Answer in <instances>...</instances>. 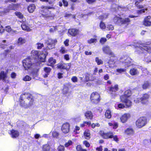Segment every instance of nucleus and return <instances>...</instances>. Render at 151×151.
Wrapping results in <instances>:
<instances>
[{
  "label": "nucleus",
  "mask_w": 151,
  "mask_h": 151,
  "mask_svg": "<svg viewBox=\"0 0 151 151\" xmlns=\"http://www.w3.org/2000/svg\"><path fill=\"white\" fill-rule=\"evenodd\" d=\"M131 94V91L129 90H127L124 92L123 95L120 96L121 101L125 104L126 107H129L132 105V102L128 99Z\"/></svg>",
  "instance_id": "nucleus-1"
},
{
  "label": "nucleus",
  "mask_w": 151,
  "mask_h": 151,
  "mask_svg": "<svg viewBox=\"0 0 151 151\" xmlns=\"http://www.w3.org/2000/svg\"><path fill=\"white\" fill-rule=\"evenodd\" d=\"M32 58L29 57L23 60V65L25 70L29 69L34 66V59Z\"/></svg>",
  "instance_id": "nucleus-2"
},
{
  "label": "nucleus",
  "mask_w": 151,
  "mask_h": 151,
  "mask_svg": "<svg viewBox=\"0 0 151 151\" xmlns=\"http://www.w3.org/2000/svg\"><path fill=\"white\" fill-rule=\"evenodd\" d=\"M113 21L114 23L119 25L128 24L130 21L129 18L123 19L120 17L115 16L113 19Z\"/></svg>",
  "instance_id": "nucleus-3"
},
{
  "label": "nucleus",
  "mask_w": 151,
  "mask_h": 151,
  "mask_svg": "<svg viewBox=\"0 0 151 151\" xmlns=\"http://www.w3.org/2000/svg\"><path fill=\"white\" fill-rule=\"evenodd\" d=\"M121 62L122 63L125 68L130 66L133 65L132 59L127 56L121 57L119 59Z\"/></svg>",
  "instance_id": "nucleus-4"
},
{
  "label": "nucleus",
  "mask_w": 151,
  "mask_h": 151,
  "mask_svg": "<svg viewBox=\"0 0 151 151\" xmlns=\"http://www.w3.org/2000/svg\"><path fill=\"white\" fill-rule=\"evenodd\" d=\"M20 99L21 100H23L24 99L26 102L29 101L30 105H32L33 104V99L32 98V96L29 93H25L22 94L20 96Z\"/></svg>",
  "instance_id": "nucleus-5"
},
{
  "label": "nucleus",
  "mask_w": 151,
  "mask_h": 151,
  "mask_svg": "<svg viewBox=\"0 0 151 151\" xmlns=\"http://www.w3.org/2000/svg\"><path fill=\"white\" fill-rule=\"evenodd\" d=\"M100 96L97 92L92 93L90 96V99L92 103L93 104H98L100 101Z\"/></svg>",
  "instance_id": "nucleus-6"
},
{
  "label": "nucleus",
  "mask_w": 151,
  "mask_h": 151,
  "mask_svg": "<svg viewBox=\"0 0 151 151\" xmlns=\"http://www.w3.org/2000/svg\"><path fill=\"white\" fill-rule=\"evenodd\" d=\"M147 122V119L145 117H141L137 121L136 125L137 127L141 128L145 126Z\"/></svg>",
  "instance_id": "nucleus-7"
},
{
  "label": "nucleus",
  "mask_w": 151,
  "mask_h": 151,
  "mask_svg": "<svg viewBox=\"0 0 151 151\" xmlns=\"http://www.w3.org/2000/svg\"><path fill=\"white\" fill-rule=\"evenodd\" d=\"M57 42L56 40H53L51 38L48 39L45 42V43L47 46L46 49L51 50L54 48L55 43H56Z\"/></svg>",
  "instance_id": "nucleus-8"
},
{
  "label": "nucleus",
  "mask_w": 151,
  "mask_h": 151,
  "mask_svg": "<svg viewBox=\"0 0 151 151\" xmlns=\"http://www.w3.org/2000/svg\"><path fill=\"white\" fill-rule=\"evenodd\" d=\"M137 51L139 53H142L144 51L151 52V48L149 46L144 45L143 47L139 46L137 48Z\"/></svg>",
  "instance_id": "nucleus-9"
},
{
  "label": "nucleus",
  "mask_w": 151,
  "mask_h": 151,
  "mask_svg": "<svg viewBox=\"0 0 151 151\" xmlns=\"http://www.w3.org/2000/svg\"><path fill=\"white\" fill-rule=\"evenodd\" d=\"M102 49L104 53L111 55V57L114 56V53L111 51L109 46H105L102 47Z\"/></svg>",
  "instance_id": "nucleus-10"
},
{
  "label": "nucleus",
  "mask_w": 151,
  "mask_h": 151,
  "mask_svg": "<svg viewBox=\"0 0 151 151\" xmlns=\"http://www.w3.org/2000/svg\"><path fill=\"white\" fill-rule=\"evenodd\" d=\"M70 130V125L69 124L66 123L64 124L61 127V130L65 134L69 132Z\"/></svg>",
  "instance_id": "nucleus-11"
},
{
  "label": "nucleus",
  "mask_w": 151,
  "mask_h": 151,
  "mask_svg": "<svg viewBox=\"0 0 151 151\" xmlns=\"http://www.w3.org/2000/svg\"><path fill=\"white\" fill-rule=\"evenodd\" d=\"M150 95L148 93H145L143 94L142 97L140 98L141 101L143 104H146L148 102V99Z\"/></svg>",
  "instance_id": "nucleus-12"
},
{
  "label": "nucleus",
  "mask_w": 151,
  "mask_h": 151,
  "mask_svg": "<svg viewBox=\"0 0 151 151\" xmlns=\"http://www.w3.org/2000/svg\"><path fill=\"white\" fill-rule=\"evenodd\" d=\"M100 134L104 139L111 138L113 137L112 133H104L103 132L101 131L100 132Z\"/></svg>",
  "instance_id": "nucleus-13"
},
{
  "label": "nucleus",
  "mask_w": 151,
  "mask_h": 151,
  "mask_svg": "<svg viewBox=\"0 0 151 151\" xmlns=\"http://www.w3.org/2000/svg\"><path fill=\"white\" fill-rule=\"evenodd\" d=\"M20 7V5L19 4H12L9 6L8 9H6V10H8V12H9V10H17Z\"/></svg>",
  "instance_id": "nucleus-14"
},
{
  "label": "nucleus",
  "mask_w": 151,
  "mask_h": 151,
  "mask_svg": "<svg viewBox=\"0 0 151 151\" xmlns=\"http://www.w3.org/2000/svg\"><path fill=\"white\" fill-rule=\"evenodd\" d=\"M68 32L70 35L75 36L79 33V30L76 28L70 29L68 30Z\"/></svg>",
  "instance_id": "nucleus-15"
},
{
  "label": "nucleus",
  "mask_w": 151,
  "mask_h": 151,
  "mask_svg": "<svg viewBox=\"0 0 151 151\" xmlns=\"http://www.w3.org/2000/svg\"><path fill=\"white\" fill-rule=\"evenodd\" d=\"M130 117V115L129 114L125 113L122 115L120 118V119L123 123H124L127 121Z\"/></svg>",
  "instance_id": "nucleus-16"
},
{
  "label": "nucleus",
  "mask_w": 151,
  "mask_h": 151,
  "mask_svg": "<svg viewBox=\"0 0 151 151\" xmlns=\"http://www.w3.org/2000/svg\"><path fill=\"white\" fill-rule=\"evenodd\" d=\"M151 17L150 16L147 17L145 18L144 21V24L146 26H149L151 25V22L149 20L150 19Z\"/></svg>",
  "instance_id": "nucleus-17"
},
{
  "label": "nucleus",
  "mask_w": 151,
  "mask_h": 151,
  "mask_svg": "<svg viewBox=\"0 0 151 151\" xmlns=\"http://www.w3.org/2000/svg\"><path fill=\"white\" fill-rule=\"evenodd\" d=\"M44 8L46 9H52V8H53V7H50V6H45V7H44ZM46 11L48 13H50V14L46 15V17L50 18L51 19H52H52H53L54 17L55 16V15L54 14L50 13V12L47 10H46Z\"/></svg>",
  "instance_id": "nucleus-18"
},
{
  "label": "nucleus",
  "mask_w": 151,
  "mask_h": 151,
  "mask_svg": "<svg viewBox=\"0 0 151 151\" xmlns=\"http://www.w3.org/2000/svg\"><path fill=\"white\" fill-rule=\"evenodd\" d=\"M129 73L132 76H137L139 74V72L136 68H132L130 69Z\"/></svg>",
  "instance_id": "nucleus-19"
},
{
  "label": "nucleus",
  "mask_w": 151,
  "mask_h": 151,
  "mask_svg": "<svg viewBox=\"0 0 151 151\" xmlns=\"http://www.w3.org/2000/svg\"><path fill=\"white\" fill-rule=\"evenodd\" d=\"M11 135L12 137L13 138H16L19 136V132L18 131L12 129L11 131Z\"/></svg>",
  "instance_id": "nucleus-20"
},
{
  "label": "nucleus",
  "mask_w": 151,
  "mask_h": 151,
  "mask_svg": "<svg viewBox=\"0 0 151 151\" xmlns=\"http://www.w3.org/2000/svg\"><path fill=\"white\" fill-rule=\"evenodd\" d=\"M48 53L46 52V53H43L40 54L38 56V60H40L41 62H44L45 61V58L46 56V55H47Z\"/></svg>",
  "instance_id": "nucleus-21"
},
{
  "label": "nucleus",
  "mask_w": 151,
  "mask_h": 151,
  "mask_svg": "<svg viewBox=\"0 0 151 151\" xmlns=\"http://www.w3.org/2000/svg\"><path fill=\"white\" fill-rule=\"evenodd\" d=\"M71 85V84L70 83H68L66 85L64 86L63 89V93L65 94H67L68 92L69 88L68 86H70Z\"/></svg>",
  "instance_id": "nucleus-22"
},
{
  "label": "nucleus",
  "mask_w": 151,
  "mask_h": 151,
  "mask_svg": "<svg viewBox=\"0 0 151 151\" xmlns=\"http://www.w3.org/2000/svg\"><path fill=\"white\" fill-rule=\"evenodd\" d=\"M85 116L88 119H92L93 118V115L92 112L89 111H86L85 113Z\"/></svg>",
  "instance_id": "nucleus-23"
},
{
  "label": "nucleus",
  "mask_w": 151,
  "mask_h": 151,
  "mask_svg": "<svg viewBox=\"0 0 151 151\" xmlns=\"http://www.w3.org/2000/svg\"><path fill=\"white\" fill-rule=\"evenodd\" d=\"M31 55L32 56H34V57H31L32 58V59H33V58H35L38 59V56L39 55V51L37 50H33L31 52Z\"/></svg>",
  "instance_id": "nucleus-24"
},
{
  "label": "nucleus",
  "mask_w": 151,
  "mask_h": 151,
  "mask_svg": "<svg viewBox=\"0 0 151 151\" xmlns=\"http://www.w3.org/2000/svg\"><path fill=\"white\" fill-rule=\"evenodd\" d=\"M151 86V84L148 81H145L142 85V88L144 89L148 88Z\"/></svg>",
  "instance_id": "nucleus-25"
},
{
  "label": "nucleus",
  "mask_w": 151,
  "mask_h": 151,
  "mask_svg": "<svg viewBox=\"0 0 151 151\" xmlns=\"http://www.w3.org/2000/svg\"><path fill=\"white\" fill-rule=\"evenodd\" d=\"M20 104L21 106L25 108L28 107L32 106L29 105V102L28 104L25 101H23V100H21L20 101Z\"/></svg>",
  "instance_id": "nucleus-26"
},
{
  "label": "nucleus",
  "mask_w": 151,
  "mask_h": 151,
  "mask_svg": "<svg viewBox=\"0 0 151 151\" xmlns=\"http://www.w3.org/2000/svg\"><path fill=\"white\" fill-rule=\"evenodd\" d=\"M51 70V68L49 67H46L44 68V70L45 73L44 75L45 78L47 77V75H49Z\"/></svg>",
  "instance_id": "nucleus-27"
},
{
  "label": "nucleus",
  "mask_w": 151,
  "mask_h": 151,
  "mask_svg": "<svg viewBox=\"0 0 151 151\" xmlns=\"http://www.w3.org/2000/svg\"><path fill=\"white\" fill-rule=\"evenodd\" d=\"M115 61L114 59L110 58L108 62L109 67L110 68H113L114 66Z\"/></svg>",
  "instance_id": "nucleus-28"
},
{
  "label": "nucleus",
  "mask_w": 151,
  "mask_h": 151,
  "mask_svg": "<svg viewBox=\"0 0 151 151\" xmlns=\"http://www.w3.org/2000/svg\"><path fill=\"white\" fill-rule=\"evenodd\" d=\"M21 27L23 30L27 31H30L31 29L29 28L27 24L25 23H23L21 25Z\"/></svg>",
  "instance_id": "nucleus-29"
},
{
  "label": "nucleus",
  "mask_w": 151,
  "mask_h": 151,
  "mask_svg": "<svg viewBox=\"0 0 151 151\" xmlns=\"http://www.w3.org/2000/svg\"><path fill=\"white\" fill-rule=\"evenodd\" d=\"M26 41L25 39L20 37L18 38L17 41V43L18 45H21L24 43Z\"/></svg>",
  "instance_id": "nucleus-30"
},
{
  "label": "nucleus",
  "mask_w": 151,
  "mask_h": 151,
  "mask_svg": "<svg viewBox=\"0 0 151 151\" xmlns=\"http://www.w3.org/2000/svg\"><path fill=\"white\" fill-rule=\"evenodd\" d=\"M35 8V6L34 4H31L28 7V10L29 12L32 13L33 12Z\"/></svg>",
  "instance_id": "nucleus-31"
},
{
  "label": "nucleus",
  "mask_w": 151,
  "mask_h": 151,
  "mask_svg": "<svg viewBox=\"0 0 151 151\" xmlns=\"http://www.w3.org/2000/svg\"><path fill=\"white\" fill-rule=\"evenodd\" d=\"M119 89L118 85H116L114 86H112L109 88V91L110 92H116L118 91Z\"/></svg>",
  "instance_id": "nucleus-32"
},
{
  "label": "nucleus",
  "mask_w": 151,
  "mask_h": 151,
  "mask_svg": "<svg viewBox=\"0 0 151 151\" xmlns=\"http://www.w3.org/2000/svg\"><path fill=\"white\" fill-rule=\"evenodd\" d=\"M48 65L52 66L55 63L56 60L53 58H51L48 60Z\"/></svg>",
  "instance_id": "nucleus-33"
},
{
  "label": "nucleus",
  "mask_w": 151,
  "mask_h": 151,
  "mask_svg": "<svg viewBox=\"0 0 151 151\" xmlns=\"http://www.w3.org/2000/svg\"><path fill=\"white\" fill-rule=\"evenodd\" d=\"M105 116L106 118H110L111 116L110 111L109 110H107L105 113Z\"/></svg>",
  "instance_id": "nucleus-34"
},
{
  "label": "nucleus",
  "mask_w": 151,
  "mask_h": 151,
  "mask_svg": "<svg viewBox=\"0 0 151 151\" xmlns=\"http://www.w3.org/2000/svg\"><path fill=\"white\" fill-rule=\"evenodd\" d=\"M125 133L127 134H132L133 132V130L131 128H128L125 130Z\"/></svg>",
  "instance_id": "nucleus-35"
},
{
  "label": "nucleus",
  "mask_w": 151,
  "mask_h": 151,
  "mask_svg": "<svg viewBox=\"0 0 151 151\" xmlns=\"http://www.w3.org/2000/svg\"><path fill=\"white\" fill-rule=\"evenodd\" d=\"M42 150L43 151H50V146L48 144L44 145L43 146Z\"/></svg>",
  "instance_id": "nucleus-36"
},
{
  "label": "nucleus",
  "mask_w": 151,
  "mask_h": 151,
  "mask_svg": "<svg viewBox=\"0 0 151 151\" xmlns=\"http://www.w3.org/2000/svg\"><path fill=\"white\" fill-rule=\"evenodd\" d=\"M90 134L89 131H85L84 133V136L87 139L90 138Z\"/></svg>",
  "instance_id": "nucleus-37"
},
{
  "label": "nucleus",
  "mask_w": 151,
  "mask_h": 151,
  "mask_svg": "<svg viewBox=\"0 0 151 151\" xmlns=\"http://www.w3.org/2000/svg\"><path fill=\"white\" fill-rule=\"evenodd\" d=\"M6 77V75L4 71H2L0 73V80H4Z\"/></svg>",
  "instance_id": "nucleus-38"
},
{
  "label": "nucleus",
  "mask_w": 151,
  "mask_h": 151,
  "mask_svg": "<svg viewBox=\"0 0 151 151\" xmlns=\"http://www.w3.org/2000/svg\"><path fill=\"white\" fill-rule=\"evenodd\" d=\"M58 68L63 69H67V68L66 64L64 63L61 64L59 65H58Z\"/></svg>",
  "instance_id": "nucleus-39"
},
{
  "label": "nucleus",
  "mask_w": 151,
  "mask_h": 151,
  "mask_svg": "<svg viewBox=\"0 0 151 151\" xmlns=\"http://www.w3.org/2000/svg\"><path fill=\"white\" fill-rule=\"evenodd\" d=\"M148 9L147 8L142 9L140 10H137V13L138 14H140L142 13H145V11H147Z\"/></svg>",
  "instance_id": "nucleus-40"
},
{
  "label": "nucleus",
  "mask_w": 151,
  "mask_h": 151,
  "mask_svg": "<svg viewBox=\"0 0 151 151\" xmlns=\"http://www.w3.org/2000/svg\"><path fill=\"white\" fill-rule=\"evenodd\" d=\"M77 151H87L86 149H83L80 145H78L76 147Z\"/></svg>",
  "instance_id": "nucleus-41"
},
{
  "label": "nucleus",
  "mask_w": 151,
  "mask_h": 151,
  "mask_svg": "<svg viewBox=\"0 0 151 151\" xmlns=\"http://www.w3.org/2000/svg\"><path fill=\"white\" fill-rule=\"evenodd\" d=\"M95 61L98 65L103 64V61L99 59L98 57H96V58Z\"/></svg>",
  "instance_id": "nucleus-42"
},
{
  "label": "nucleus",
  "mask_w": 151,
  "mask_h": 151,
  "mask_svg": "<svg viewBox=\"0 0 151 151\" xmlns=\"http://www.w3.org/2000/svg\"><path fill=\"white\" fill-rule=\"evenodd\" d=\"M16 15L20 19H22L23 17V15L20 12H15Z\"/></svg>",
  "instance_id": "nucleus-43"
},
{
  "label": "nucleus",
  "mask_w": 151,
  "mask_h": 151,
  "mask_svg": "<svg viewBox=\"0 0 151 151\" xmlns=\"http://www.w3.org/2000/svg\"><path fill=\"white\" fill-rule=\"evenodd\" d=\"M58 151H64V147L62 145L59 146L57 149Z\"/></svg>",
  "instance_id": "nucleus-44"
},
{
  "label": "nucleus",
  "mask_w": 151,
  "mask_h": 151,
  "mask_svg": "<svg viewBox=\"0 0 151 151\" xmlns=\"http://www.w3.org/2000/svg\"><path fill=\"white\" fill-rule=\"evenodd\" d=\"M126 71V69L124 68H118L116 69V71L117 72L120 73H122L125 72Z\"/></svg>",
  "instance_id": "nucleus-45"
},
{
  "label": "nucleus",
  "mask_w": 151,
  "mask_h": 151,
  "mask_svg": "<svg viewBox=\"0 0 151 151\" xmlns=\"http://www.w3.org/2000/svg\"><path fill=\"white\" fill-rule=\"evenodd\" d=\"M73 142L71 140H69L68 142H66L65 144V147H68L70 145L72 144Z\"/></svg>",
  "instance_id": "nucleus-46"
},
{
  "label": "nucleus",
  "mask_w": 151,
  "mask_h": 151,
  "mask_svg": "<svg viewBox=\"0 0 151 151\" xmlns=\"http://www.w3.org/2000/svg\"><path fill=\"white\" fill-rule=\"evenodd\" d=\"M67 51L65 48L64 47H61L60 50V52L61 53L64 54Z\"/></svg>",
  "instance_id": "nucleus-47"
},
{
  "label": "nucleus",
  "mask_w": 151,
  "mask_h": 151,
  "mask_svg": "<svg viewBox=\"0 0 151 151\" xmlns=\"http://www.w3.org/2000/svg\"><path fill=\"white\" fill-rule=\"evenodd\" d=\"M31 79V78L28 76H26L23 78L24 81H29Z\"/></svg>",
  "instance_id": "nucleus-48"
},
{
  "label": "nucleus",
  "mask_w": 151,
  "mask_h": 151,
  "mask_svg": "<svg viewBox=\"0 0 151 151\" xmlns=\"http://www.w3.org/2000/svg\"><path fill=\"white\" fill-rule=\"evenodd\" d=\"M37 45V48L38 49H40L44 47V45L42 43H38Z\"/></svg>",
  "instance_id": "nucleus-49"
},
{
  "label": "nucleus",
  "mask_w": 151,
  "mask_h": 151,
  "mask_svg": "<svg viewBox=\"0 0 151 151\" xmlns=\"http://www.w3.org/2000/svg\"><path fill=\"white\" fill-rule=\"evenodd\" d=\"M100 27L101 29H104L106 27L105 24L102 22H101L100 24Z\"/></svg>",
  "instance_id": "nucleus-50"
},
{
  "label": "nucleus",
  "mask_w": 151,
  "mask_h": 151,
  "mask_svg": "<svg viewBox=\"0 0 151 151\" xmlns=\"http://www.w3.org/2000/svg\"><path fill=\"white\" fill-rule=\"evenodd\" d=\"M52 134L53 137H57L58 136L59 134L56 131H53L52 132Z\"/></svg>",
  "instance_id": "nucleus-51"
},
{
  "label": "nucleus",
  "mask_w": 151,
  "mask_h": 151,
  "mask_svg": "<svg viewBox=\"0 0 151 151\" xmlns=\"http://www.w3.org/2000/svg\"><path fill=\"white\" fill-rule=\"evenodd\" d=\"M96 40L95 39L91 38L90 40H89L88 41V42L90 43H92L95 42H96Z\"/></svg>",
  "instance_id": "nucleus-52"
},
{
  "label": "nucleus",
  "mask_w": 151,
  "mask_h": 151,
  "mask_svg": "<svg viewBox=\"0 0 151 151\" xmlns=\"http://www.w3.org/2000/svg\"><path fill=\"white\" fill-rule=\"evenodd\" d=\"M107 28L109 30H112L114 29V27L111 24H108L107 27Z\"/></svg>",
  "instance_id": "nucleus-53"
},
{
  "label": "nucleus",
  "mask_w": 151,
  "mask_h": 151,
  "mask_svg": "<svg viewBox=\"0 0 151 151\" xmlns=\"http://www.w3.org/2000/svg\"><path fill=\"white\" fill-rule=\"evenodd\" d=\"M106 41V39L105 38H101L100 40V42L102 44H104Z\"/></svg>",
  "instance_id": "nucleus-54"
},
{
  "label": "nucleus",
  "mask_w": 151,
  "mask_h": 151,
  "mask_svg": "<svg viewBox=\"0 0 151 151\" xmlns=\"http://www.w3.org/2000/svg\"><path fill=\"white\" fill-rule=\"evenodd\" d=\"M8 12V10L6 9H0V14L2 13H5Z\"/></svg>",
  "instance_id": "nucleus-55"
},
{
  "label": "nucleus",
  "mask_w": 151,
  "mask_h": 151,
  "mask_svg": "<svg viewBox=\"0 0 151 151\" xmlns=\"http://www.w3.org/2000/svg\"><path fill=\"white\" fill-rule=\"evenodd\" d=\"M131 45H133V46H134L135 47H137V51H136L138 53V51H137V48L139 46H141L142 47H143V46H144V45H143L142 46V45H141V46H138L137 45V43H136L135 42L133 44H132Z\"/></svg>",
  "instance_id": "nucleus-56"
},
{
  "label": "nucleus",
  "mask_w": 151,
  "mask_h": 151,
  "mask_svg": "<svg viewBox=\"0 0 151 151\" xmlns=\"http://www.w3.org/2000/svg\"><path fill=\"white\" fill-rule=\"evenodd\" d=\"M96 0H86V1L89 4H92L95 2Z\"/></svg>",
  "instance_id": "nucleus-57"
},
{
  "label": "nucleus",
  "mask_w": 151,
  "mask_h": 151,
  "mask_svg": "<svg viewBox=\"0 0 151 151\" xmlns=\"http://www.w3.org/2000/svg\"><path fill=\"white\" fill-rule=\"evenodd\" d=\"M109 124L110 126H113V128L114 129H116L117 127V124H115L114 125L111 123H109Z\"/></svg>",
  "instance_id": "nucleus-58"
},
{
  "label": "nucleus",
  "mask_w": 151,
  "mask_h": 151,
  "mask_svg": "<svg viewBox=\"0 0 151 151\" xmlns=\"http://www.w3.org/2000/svg\"><path fill=\"white\" fill-rule=\"evenodd\" d=\"M71 80L73 82H76L77 81V78L75 76H73L71 79Z\"/></svg>",
  "instance_id": "nucleus-59"
},
{
  "label": "nucleus",
  "mask_w": 151,
  "mask_h": 151,
  "mask_svg": "<svg viewBox=\"0 0 151 151\" xmlns=\"http://www.w3.org/2000/svg\"><path fill=\"white\" fill-rule=\"evenodd\" d=\"M145 60L148 63L151 62V57L150 56L148 57L147 58L145 59Z\"/></svg>",
  "instance_id": "nucleus-60"
},
{
  "label": "nucleus",
  "mask_w": 151,
  "mask_h": 151,
  "mask_svg": "<svg viewBox=\"0 0 151 151\" xmlns=\"http://www.w3.org/2000/svg\"><path fill=\"white\" fill-rule=\"evenodd\" d=\"M83 144L87 147H89L90 146L89 143L86 141H85L83 142Z\"/></svg>",
  "instance_id": "nucleus-61"
},
{
  "label": "nucleus",
  "mask_w": 151,
  "mask_h": 151,
  "mask_svg": "<svg viewBox=\"0 0 151 151\" xmlns=\"http://www.w3.org/2000/svg\"><path fill=\"white\" fill-rule=\"evenodd\" d=\"M63 4L64 6H67L68 5V2L66 0H63Z\"/></svg>",
  "instance_id": "nucleus-62"
},
{
  "label": "nucleus",
  "mask_w": 151,
  "mask_h": 151,
  "mask_svg": "<svg viewBox=\"0 0 151 151\" xmlns=\"http://www.w3.org/2000/svg\"><path fill=\"white\" fill-rule=\"evenodd\" d=\"M69 40L68 39H66L64 42V44L66 46H68L69 45L68 42Z\"/></svg>",
  "instance_id": "nucleus-63"
},
{
  "label": "nucleus",
  "mask_w": 151,
  "mask_h": 151,
  "mask_svg": "<svg viewBox=\"0 0 151 151\" xmlns=\"http://www.w3.org/2000/svg\"><path fill=\"white\" fill-rule=\"evenodd\" d=\"M6 30L8 32H10L11 30V29L9 26H7L6 27Z\"/></svg>",
  "instance_id": "nucleus-64"
}]
</instances>
